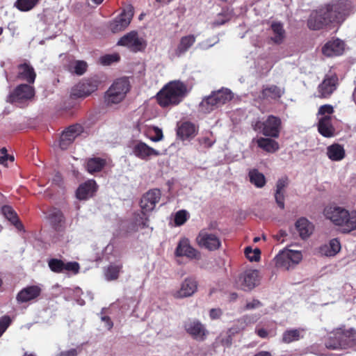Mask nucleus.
<instances>
[{"label":"nucleus","instance_id":"2f4dec72","mask_svg":"<svg viewBox=\"0 0 356 356\" xmlns=\"http://www.w3.org/2000/svg\"><path fill=\"white\" fill-rule=\"evenodd\" d=\"M195 36L193 35H188L182 37L180 39L179 43L175 50V55L177 57L184 54L195 42Z\"/></svg>","mask_w":356,"mask_h":356},{"label":"nucleus","instance_id":"f03ea898","mask_svg":"<svg viewBox=\"0 0 356 356\" xmlns=\"http://www.w3.org/2000/svg\"><path fill=\"white\" fill-rule=\"evenodd\" d=\"M186 93V86L179 81H175L165 86L158 92L156 98L161 106L167 107L179 104Z\"/></svg>","mask_w":356,"mask_h":356},{"label":"nucleus","instance_id":"b1692460","mask_svg":"<svg viewBox=\"0 0 356 356\" xmlns=\"http://www.w3.org/2000/svg\"><path fill=\"white\" fill-rule=\"evenodd\" d=\"M97 184L95 180L90 179L81 184L76 191V197L81 200H87L93 196L97 191Z\"/></svg>","mask_w":356,"mask_h":356},{"label":"nucleus","instance_id":"58836bf2","mask_svg":"<svg viewBox=\"0 0 356 356\" xmlns=\"http://www.w3.org/2000/svg\"><path fill=\"white\" fill-rule=\"evenodd\" d=\"M122 268L121 264H111L104 270L105 278L108 281L115 280L118 278L119 273Z\"/></svg>","mask_w":356,"mask_h":356},{"label":"nucleus","instance_id":"a878e982","mask_svg":"<svg viewBox=\"0 0 356 356\" xmlns=\"http://www.w3.org/2000/svg\"><path fill=\"white\" fill-rule=\"evenodd\" d=\"M197 134L196 126L190 122H184L177 126V134L182 140L193 138Z\"/></svg>","mask_w":356,"mask_h":356},{"label":"nucleus","instance_id":"c03bdc74","mask_svg":"<svg viewBox=\"0 0 356 356\" xmlns=\"http://www.w3.org/2000/svg\"><path fill=\"white\" fill-rule=\"evenodd\" d=\"M40 0H17L16 7L21 11L26 12L32 10Z\"/></svg>","mask_w":356,"mask_h":356},{"label":"nucleus","instance_id":"6e6552de","mask_svg":"<svg viewBox=\"0 0 356 356\" xmlns=\"http://www.w3.org/2000/svg\"><path fill=\"white\" fill-rule=\"evenodd\" d=\"M195 242L200 248L209 251H215L221 246V241L218 235L208 229H202L199 232Z\"/></svg>","mask_w":356,"mask_h":356},{"label":"nucleus","instance_id":"69168bd1","mask_svg":"<svg viewBox=\"0 0 356 356\" xmlns=\"http://www.w3.org/2000/svg\"><path fill=\"white\" fill-rule=\"evenodd\" d=\"M221 343L224 346H229L232 344L231 337L229 335L225 339H222Z\"/></svg>","mask_w":356,"mask_h":356},{"label":"nucleus","instance_id":"2eb2a0df","mask_svg":"<svg viewBox=\"0 0 356 356\" xmlns=\"http://www.w3.org/2000/svg\"><path fill=\"white\" fill-rule=\"evenodd\" d=\"M134 16V10L131 7L127 8L110 23V29L113 33H117L126 29L130 24Z\"/></svg>","mask_w":356,"mask_h":356},{"label":"nucleus","instance_id":"f257e3e1","mask_svg":"<svg viewBox=\"0 0 356 356\" xmlns=\"http://www.w3.org/2000/svg\"><path fill=\"white\" fill-rule=\"evenodd\" d=\"M323 214L327 219L339 227L343 233H349L356 229V211H348L341 207L329 205L325 207Z\"/></svg>","mask_w":356,"mask_h":356},{"label":"nucleus","instance_id":"72a5a7b5","mask_svg":"<svg viewBox=\"0 0 356 356\" xmlns=\"http://www.w3.org/2000/svg\"><path fill=\"white\" fill-rule=\"evenodd\" d=\"M296 229L300 236L305 239L308 238L313 232L312 224L305 218H300L296 222Z\"/></svg>","mask_w":356,"mask_h":356},{"label":"nucleus","instance_id":"ea45409f","mask_svg":"<svg viewBox=\"0 0 356 356\" xmlns=\"http://www.w3.org/2000/svg\"><path fill=\"white\" fill-rule=\"evenodd\" d=\"M105 164L106 161L104 159L95 157L90 159L88 161L86 167L88 172L93 173L95 172H99Z\"/></svg>","mask_w":356,"mask_h":356},{"label":"nucleus","instance_id":"6e6d98bb","mask_svg":"<svg viewBox=\"0 0 356 356\" xmlns=\"http://www.w3.org/2000/svg\"><path fill=\"white\" fill-rule=\"evenodd\" d=\"M11 322L10 317L5 316L0 318V337L4 333Z\"/></svg>","mask_w":356,"mask_h":356},{"label":"nucleus","instance_id":"5701e85b","mask_svg":"<svg viewBox=\"0 0 356 356\" xmlns=\"http://www.w3.org/2000/svg\"><path fill=\"white\" fill-rule=\"evenodd\" d=\"M344 43L339 39L328 41L322 48V53L327 57L337 56L343 52Z\"/></svg>","mask_w":356,"mask_h":356},{"label":"nucleus","instance_id":"dca6fc26","mask_svg":"<svg viewBox=\"0 0 356 356\" xmlns=\"http://www.w3.org/2000/svg\"><path fill=\"white\" fill-rule=\"evenodd\" d=\"M197 289V281L191 277H187L181 282L180 288L172 291L175 298H184L193 296Z\"/></svg>","mask_w":356,"mask_h":356},{"label":"nucleus","instance_id":"ddd939ff","mask_svg":"<svg viewBox=\"0 0 356 356\" xmlns=\"http://www.w3.org/2000/svg\"><path fill=\"white\" fill-rule=\"evenodd\" d=\"M98 81L95 79L85 80L75 86L71 92V95L76 98H83L89 96L97 90Z\"/></svg>","mask_w":356,"mask_h":356},{"label":"nucleus","instance_id":"39448f33","mask_svg":"<svg viewBox=\"0 0 356 356\" xmlns=\"http://www.w3.org/2000/svg\"><path fill=\"white\" fill-rule=\"evenodd\" d=\"M334 334L336 339L334 341L330 339L325 343L328 348H346L353 347L355 344L356 332L353 328L345 330L339 327L334 330Z\"/></svg>","mask_w":356,"mask_h":356},{"label":"nucleus","instance_id":"c85d7f7f","mask_svg":"<svg viewBox=\"0 0 356 356\" xmlns=\"http://www.w3.org/2000/svg\"><path fill=\"white\" fill-rule=\"evenodd\" d=\"M40 289L37 286H28L22 289L17 296V300L20 302H26L40 294Z\"/></svg>","mask_w":356,"mask_h":356},{"label":"nucleus","instance_id":"0e129e2a","mask_svg":"<svg viewBox=\"0 0 356 356\" xmlns=\"http://www.w3.org/2000/svg\"><path fill=\"white\" fill-rule=\"evenodd\" d=\"M256 332L261 338H266L268 337V332L264 328H259L256 330Z\"/></svg>","mask_w":356,"mask_h":356},{"label":"nucleus","instance_id":"a19ab883","mask_svg":"<svg viewBox=\"0 0 356 356\" xmlns=\"http://www.w3.org/2000/svg\"><path fill=\"white\" fill-rule=\"evenodd\" d=\"M249 177L250 182L257 188H262L266 184L264 175L256 169L249 172Z\"/></svg>","mask_w":356,"mask_h":356},{"label":"nucleus","instance_id":"6ab92c4d","mask_svg":"<svg viewBox=\"0 0 356 356\" xmlns=\"http://www.w3.org/2000/svg\"><path fill=\"white\" fill-rule=\"evenodd\" d=\"M82 127L79 124L69 127L60 136L59 146L62 149H65L81 134Z\"/></svg>","mask_w":356,"mask_h":356},{"label":"nucleus","instance_id":"3c124183","mask_svg":"<svg viewBox=\"0 0 356 356\" xmlns=\"http://www.w3.org/2000/svg\"><path fill=\"white\" fill-rule=\"evenodd\" d=\"M197 140H198V143L200 145V146H202L204 148L211 147L215 143V139L213 138L211 134H209V135H207V136L200 137L197 139Z\"/></svg>","mask_w":356,"mask_h":356},{"label":"nucleus","instance_id":"f3484780","mask_svg":"<svg viewBox=\"0 0 356 356\" xmlns=\"http://www.w3.org/2000/svg\"><path fill=\"white\" fill-rule=\"evenodd\" d=\"M161 197L159 189L154 188L145 193L140 200V207L142 210L149 212L156 207Z\"/></svg>","mask_w":356,"mask_h":356},{"label":"nucleus","instance_id":"a18cd8bd","mask_svg":"<svg viewBox=\"0 0 356 356\" xmlns=\"http://www.w3.org/2000/svg\"><path fill=\"white\" fill-rule=\"evenodd\" d=\"M63 219V215L58 209H54L49 214V220L54 227L58 226Z\"/></svg>","mask_w":356,"mask_h":356},{"label":"nucleus","instance_id":"5fc2aeb1","mask_svg":"<svg viewBox=\"0 0 356 356\" xmlns=\"http://www.w3.org/2000/svg\"><path fill=\"white\" fill-rule=\"evenodd\" d=\"M333 111V107L331 105L325 104L319 108L318 115L321 117L330 116Z\"/></svg>","mask_w":356,"mask_h":356},{"label":"nucleus","instance_id":"412c9836","mask_svg":"<svg viewBox=\"0 0 356 356\" xmlns=\"http://www.w3.org/2000/svg\"><path fill=\"white\" fill-rule=\"evenodd\" d=\"M318 8L320 13H321L323 19L325 21L327 26L332 24H340L339 20L340 17H337L332 2L322 5Z\"/></svg>","mask_w":356,"mask_h":356},{"label":"nucleus","instance_id":"37998d69","mask_svg":"<svg viewBox=\"0 0 356 356\" xmlns=\"http://www.w3.org/2000/svg\"><path fill=\"white\" fill-rule=\"evenodd\" d=\"M1 212L3 215L9 220L10 221L13 225H16L19 224L18 218L17 216L16 212L14 211V209L8 205H5L2 207L1 208Z\"/></svg>","mask_w":356,"mask_h":356},{"label":"nucleus","instance_id":"423d86ee","mask_svg":"<svg viewBox=\"0 0 356 356\" xmlns=\"http://www.w3.org/2000/svg\"><path fill=\"white\" fill-rule=\"evenodd\" d=\"M281 120L280 118L270 115L263 122L256 121L252 126L255 131L261 133L267 137L278 138L281 129Z\"/></svg>","mask_w":356,"mask_h":356},{"label":"nucleus","instance_id":"7ed1b4c3","mask_svg":"<svg viewBox=\"0 0 356 356\" xmlns=\"http://www.w3.org/2000/svg\"><path fill=\"white\" fill-rule=\"evenodd\" d=\"M232 97L231 90L227 88L214 91L202 99L200 104V109L203 113H209L229 102Z\"/></svg>","mask_w":356,"mask_h":356},{"label":"nucleus","instance_id":"4be33fe9","mask_svg":"<svg viewBox=\"0 0 356 356\" xmlns=\"http://www.w3.org/2000/svg\"><path fill=\"white\" fill-rule=\"evenodd\" d=\"M132 152L136 157L143 160H147L152 156H159L160 154L159 151L150 147L143 142H138L134 144Z\"/></svg>","mask_w":356,"mask_h":356},{"label":"nucleus","instance_id":"864d4df0","mask_svg":"<svg viewBox=\"0 0 356 356\" xmlns=\"http://www.w3.org/2000/svg\"><path fill=\"white\" fill-rule=\"evenodd\" d=\"M79 270V264L76 261L64 263V272H72L76 274Z\"/></svg>","mask_w":356,"mask_h":356},{"label":"nucleus","instance_id":"c9c22d12","mask_svg":"<svg viewBox=\"0 0 356 356\" xmlns=\"http://www.w3.org/2000/svg\"><path fill=\"white\" fill-rule=\"evenodd\" d=\"M318 131L325 137H331L333 136L334 129L331 124L330 116L319 118Z\"/></svg>","mask_w":356,"mask_h":356},{"label":"nucleus","instance_id":"cd10ccee","mask_svg":"<svg viewBox=\"0 0 356 356\" xmlns=\"http://www.w3.org/2000/svg\"><path fill=\"white\" fill-rule=\"evenodd\" d=\"M307 26L312 30H320L327 27L318 8L311 12L307 19Z\"/></svg>","mask_w":356,"mask_h":356},{"label":"nucleus","instance_id":"09e8293b","mask_svg":"<svg viewBox=\"0 0 356 356\" xmlns=\"http://www.w3.org/2000/svg\"><path fill=\"white\" fill-rule=\"evenodd\" d=\"M261 251L258 248L252 250L250 247L245 249V254L250 261H257L260 259Z\"/></svg>","mask_w":356,"mask_h":356},{"label":"nucleus","instance_id":"bf43d9fd","mask_svg":"<svg viewBox=\"0 0 356 356\" xmlns=\"http://www.w3.org/2000/svg\"><path fill=\"white\" fill-rule=\"evenodd\" d=\"M222 314V310L220 309H211L209 312V316L211 319L216 320L218 319Z\"/></svg>","mask_w":356,"mask_h":356},{"label":"nucleus","instance_id":"de8ad7c7","mask_svg":"<svg viewBox=\"0 0 356 356\" xmlns=\"http://www.w3.org/2000/svg\"><path fill=\"white\" fill-rule=\"evenodd\" d=\"M50 269L55 273H64V262L58 259H51L48 262Z\"/></svg>","mask_w":356,"mask_h":356},{"label":"nucleus","instance_id":"e2e57ef3","mask_svg":"<svg viewBox=\"0 0 356 356\" xmlns=\"http://www.w3.org/2000/svg\"><path fill=\"white\" fill-rule=\"evenodd\" d=\"M286 232L284 231V230H280L278 232V233L275 235H274V238L277 241H280V242H283L284 241V237H285L286 236Z\"/></svg>","mask_w":356,"mask_h":356},{"label":"nucleus","instance_id":"9d476101","mask_svg":"<svg viewBox=\"0 0 356 356\" xmlns=\"http://www.w3.org/2000/svg\"><path fill=\"white\" fill-rule=\"evenodd\" d=\"M118 44L129 48L134 52L141 51L144 50L147 46L146 41L141 37L138 36L136 31H131L122 36Z\"/></svg>","mask_w":356,"mask_h":356},{"label":"nucleus","instance_id":"f704fd0d","mask_svg":"<svg viewBox=\"0 0 356 356\" xmlns=\"http://www.w3.org/2000/svg\"><path fill=\"white\" fill-rule=\"evenodd\" d=\"M341 250V243L337 238L331 239L327 244L321 246L320 252L327 257L335 256Z\"/></svg>","mask_w":356,"mask_h":356},{"label":"nucleus","instance_id":"9b49d317","mask_svg":"<svg viewBox=\"0 0 356 356\" xmlns=\"http://www.w3.org/2000/svg\"><path fill=\"white\" fill-rule=\"evenodd\" d=\"M259 283V272L257 270H247L238 277L237 287L243 291H250Z\"/></svg>","mask_w":356,"mask_h":356},{"label":"nucleus","instance_id":"8fccbe9b","mask_svg":"<svg viewBox=\"0 0 356 356\" xmlns=\"http://www.w3.org/2000/svg\"><path fill=\"white\" fill-rule=\"evenodd\" d=\"M189 218V214L186 210L177 211L175 216V223L177 226L184 225Z\"/></svg>","mask_w":356,"mask_h":356},{"label":"nucleus","instance_id":"79ce46f5","mask_svg":"<svg viewBox=\"0 0 356 356\" xmlns=\"http://www.w3.org/2000/svg\"><path fill=\"white\" fill-rule=\"evenodd\" d=\"M283 93V90L276 86H271L270 87L266 88L262 91L264 97H269L271 99L279 98L282 95Z\"/></svg>","mask_w":356,"mask_h":356},{"label":"nucleus","instance_id":"4468645a","mask_svg":"<svg viewBox=\"0 0 356 356\" xmlns=\"http://www.w3.org/2000/svg\"><path fill=\"white\" fill-rule=\"evenodd\" d=\"M339 23L341 24L350 14L356 10L355 0H338L332 1Z\"/></svg>","mask_w":356,"mask_h":356},{"label":"nucleus","instance_id":"473e14b6","mask_svg":"<svg viewBox=\"0 0 356 356\" xmlns=\"http://www.w3.org/2000/svg\"><path fill=\"white\" fill-rule=\"evenodd\" d=\"M305 330L303 328L289 329L284 332L282 341L285 343H290L299 341L305 337Z\"/></svg>","mask_w":356,"mask_h":356},{"label":"nucleus","instance_id":"49530a36","mask_svg":"<svg viewBox=\"0 0 356 356\" xmlns=\"http://www.w3.org/2000/svg\"><path fill=\"white\" fill-rule=\"evenodd\" d=\"M86 69L87 63L85 61L76 60L72 64L70 71L77 75H82Z\"/></svg>","mask_w":356,"mask_h":356},{"label":"nucleus","instance_id":"4d7b16f0","mask_svg":"<svg viewBox=\"0 0 356 356\" xmlns=\"http://www.w3.org/2000/svg\"><path fill=\"white\" fill-rule=\"evenodd\" d=\"M119 58V56L116 54L113 55H106L101 58V63L103 65H110L111 63L117 61Z\"/></svg>","mask_w":356,"mask_h":356},{"label":"nucleus","instance_id":"13d9d810","mask_svg":"<svg viewBox=\"0 0 356 356\" xmlns=\"http://www.w3.org/2000/svg\"><path fill=\"white\" fill-rule=\"evenodd\" d=\"M261 302L258 300H252V301L247 302L245 308L247 309H254L261 307Z\"/></svg>","mask_w":356,"mask_h":356},{"label":"nucleus","instance_id":"052dcab7","mask_svg":"<svg viewBox=\"0 0 356 356\" xmlns=\"http://www.w3.org/2000/svg\"><path fill=\"white\" fill-rule=\"evenodd\" d=\"M77 355V350L76 348H72L67 350L60 352L56 356H76Z\"/></svg>","mask_w":356,"mask_h":356},{"label":"nucleus","instance_id":"680f3d73","mask_svg":"<svg viewBox=\"0 0 356 356\" xmlns=\"http://www.w3.org/2000/svg\"><path fill=\"white\" fill-rule=\"evenodd\" d=\"M101 320L105 323V326L108 330H111L113 327V323L108 316L102 315Z\"/></svg>","mask_w":356,"mask_h":356},{"label":"nucleus","instance_id":"f8f14e48","mask_svg":"<svg viewBox=\"0 0 356 356\" xmlns=\"http://www.w3.org/2000/svg\"><path fill=\"white\" fill-rule=\"evenodd\" d=\"M175 254L176 257H186L189 259H199L200 258V252L191 245L190 240L186 237H182L179 239Z\"/></svg>","mask_w":356,"mask_h":356},{"label":"nucleus","instance_id":"c756f323","mask_svg":"<svg viewBox=\"0 0 356 356\" xmlns=\"http://www.w3.org/2000/svg\"><path fill=\"white\" fill-rule=\"evenodd\" d=\"M288 185L287 179H280L277 181L275 199L277 206L284 209L285 188Z\"/></svg>","mask_w":356,"mask_h":356},{"label":"nucleus","instance_id":"a211bd4d","mask_svg":"<svg viewBox=\"0 0 356 356\" xmlns=\"http://www.w3.org/2000/svg\"><path fill=\"white\" fill-rule=\"evenodd\" d=\"M34 88L28 84H20L10 95V102H19L23 100L30 99L34 96Z\"/></svg>","mask_w":356,"mask_h":356},{"label":"nucleus","instance_id":"4c0bfd02","mask_svg":"<svg viewBox=\"0 0 356 356\" xmlns=\"http://www.w3.org/2000/svg\"><path fill=\"white\" fill-rule=\"evenodd\" d=\"M257 144L259 147L270 153H273L279 149L278 143L268 138H259L257 139Z\"/></svg>","mask_w":356,"mask_h":356},{"label":"nucleus","instance_id":"1a4fd4ad","mask_svg":"<svg viewBox=\"0 0 356 356\" xmlns=\"http://www.w3.org/2000/svg\"><path fill=\"white\" fill-rule=\"evenodd\" d=\"M302 259L301 252L286 249L276 256L275 262L277 266L289 270L298 264Z\"/></svg>","mask_w":356,"mask_h":356},{"label":"nucleus","instance_id":"774afa93","mask_svg":"<svg viewBox=\"0 0 356 356\" xmlns=\"http://www.w3.org/2000/svg\"><path fill=\"white\" fill-rule=\"evenodd\" d=\"M254 356H271L270 353L267 351H261Z\"/></svg>","mask_w":356,"mask_h":356},{"label":"nucleus","instance_id":"e433bc0d","mask_svg":"<svg viewBox=\"0 0 356 356\" xmlns=\"http://www.w3.org/2000/svg\"><path fill=\"white\" fill-rule=\"evenodd\" d=\"M327 156L332 161H341L345 157L344 148L339 144H332L327 147Z\"/></svg>","mask_w":356,"mask_h":356},{"label":"nucleus","instance_id":"338daca9","mask_svg":"<svg viewBox=\"0 0 356 356\" xmlns=\"http://www.w3.org/2000/svg\"><path fill=\"white\" fill-rule=\"evenodd\" d=\"M8 160V154L0 156V164L6 166V161Z\"/></svg>","mask_w":356,"mask_h":356},{"label":"nucleus","instance_id":"393cba45","mask_svg":"<svg viewBox=\"0 0 356 356\" xmlns=\"http://www.w3.org/2000/svg\"><path fill=\"white\" fill-rule=\"evenodd\" d=\"M17 79L26 81L28 83H33L36 77L34 68L29 64L24 63L17 67Z\"/></svg>","mask_w":356,"mask_h":356},{"label":"nucleus","instance_id":"0eeeda50","mask_svg":"<svg viewBox=\"0 0 356 356\" xmlns=\"http://www.w3.org/2000/svg\"><path fill=\"white\" fill-rule=\"evenodd\" d=\"M185 332L194 340L204 341L209 335V330L199 319L188 318L183 323Z\"/></svg>","mask_w":356,"mask_h":356},{"label":"nucleus","instance_id":"603ef678","mask_svg":"<svg viewBox=\"0 0 356 356\" xmlns=\"http://www.w3.org/2000/svg\"><path fill=\"white\" fill-rule=\"evenodd\" d=\"M152 131L154 133L153 136H149V138L152 141L159 142L163 138V131L157 127H153Z\"/></svg>","mask_w":356,"mask_h":356},{"label":"nucleus","instance_id":"20e7f679","mask_svg":"<svg viewBox=\"0 0 356 356\" xmlns=\"http://www.w3.org/2000/svg\"><path fill=\"white\" fill-rule=\"evenodd\" d=\"M130 88L131 85L128 78L116 79L106 91L105 102L108 105L120 103L125 98Z\"/></svg>","mask_w":356,"mask_h":356},{"label":"nucleus","instance_id":"aec40b11","mask_svg":"<svg viewBox=\"0 0 356 356\" xmlns=\"http://www.w3.org/2000/svg\"><path fill=\"white\" fill-rule=\"evenodd\" d=\"M338 78L335 74H327L323 81L318 86L319 97H327L337 88Z\"/></svg>","mask_w":356,"mask_h":356},{"label":"nucleus","instance_id":"7c9ffc66","mask_svg":"<svg viewBox=\"0 0 356 356\" xmlns=\"http://www.w3.org/2000/svg\"><path fill=\"white\" fill-rule=\"evenodd\" d=\"M145 212L143 210L141 212L134 214L133 222L129 228L130 231L136 232L148 227L149 218Z\"/></svg>","mask_w":356,"mask_h":356},{"label":"nucleus","instance_id":"bb28decb","mask_svg":"<svg viewBox=\"0 0 356 356\" xmlns=\"http://www.w3.org/2000/svg\"><path fill=\"white\" fill-rule=\"evenodd\" d=\"M270 40L276 44H282L286 38V31L283 24L280 22H273L270 24Z\"/></svg>","mask_w":356,"mask_h":356}]
</instances>
